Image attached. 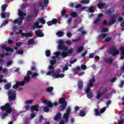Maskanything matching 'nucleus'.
<instances>
[{
	"mask_svg": "<svg viewBox=\"0 0 124 124\" xmlns=\"http://www.w3.org/2000/svg\"><path fill=\"white\" fill-rule=\"evenodd\" d=\"M0 109L2 111H6L1 115V118L3 119L6 118L8 116V114H10L12 112V108H11V105L9 103H7L4 106H2L0 107Z\"/></svg>",
	"mask_w": 124,
	"mask_h": 124,
	"instance_id": "f257e3e1",
	"label": "nucleus"
},
{
	"mask_svg": "<svg viewBox=\"0 0 124 124\" xmlns=\"http://www.w3.org/2000/svg\"><path fill=\"white\" fill-rule=\"evenodd\" d=\"M9 101H13L16 99V92L15 90H10L8 92Z\"/></svg>",
	"mask_w": 124,
	"mask_h": 124,
	"instance_id": "f03ea898",
	"label": "nucleus"
},
{
	"mask_svg": "<svg viewBox=\"0 0 124 124\" xmlns=\"http://www.w3.org/2000/svg\"><path fill=\"white\" fill-rule=\"evenodd\" d=\"M31 71H28L27 72V76L24 77V80L21 81L20 83L22 86H24L25 84L29 83L30 80H31Z\"/></svg>",
	"mask_w": 124,
	"mask_h": 124,
	"instance_id": "7ed1b4c3",
	"label": "nucleus"
},
{
	"mask_svg": "<svg viewBox=\"0 0 124 124\" xmlns=\"http://www.w3.org/2000/svg\"><path fill=\"white\" fill-rule=\"evenodd\" d=\"M18 15L20 17H18V20H20L18 22V25L19 26L22 25L23 24V20L25 19V16L27 15V14L24 12H22L21 10H19L18 11Z\"/></svg>",
	"mask_w": 124,
	"mask_h": 124,
	"instance_id": "20e7f679",
	"label": "nucleus"
},
{
	"mask_svg": "<svg viewBox=\"0 0 124 124\" xmlns=\"http://www.w3.org/2000/svg\"><path fill=\"white\" fill-rule=\"evenodd\" d=\"M58 49L62 50V51H67V50H68V47L65 46L63 45L62 40H60L59 41Z\"/></svg>",
	"mask_w": 124,
	"mask_h": 124,
	"instance_id": "39448f33",
	"label": "nucleus"
},
{
	"mask_svg": "<svg viewBox=\"0 0 124 124\" xmlns=\"http://www.w3.org/2000/svg\"><path fill=\"white\" fill-rule=\"evenodd\" d=\"M108 52L112 55V56H117V55H119V50L115 47H112L109 48Z\"/></svg>",
	"mask_w": 124,
	"mask_h": 124,
	"instance_id": "423d86ee",
	"label": "nucleus"
},
{
	"mask_svg": "<svg viewBox=\"0 0 124 124\" xmlns=\"http://www.w3.org/2000/svg\"><path fill=\"white\" fill-rule=\"evenodd\" d=\"M115 23H116V18L115 17H112L111 19V21H108V22L106 20H104L101 23V24L104 25H108V26H111V25L115 24Z\"/></svg>",
	"mask_w": 124,
	"mask_h": 124,
	"instance_id": "0eeeda50",
	"label": "nucleus"
},
{
	"mask_svg": "<svg viewBox=\"0 0 124 124\" xmlns=\"http://www.w3.org/2000/svg\"><path fill=\"white\" fill-rule=\"evenodd\" d=\"M19 33H21V36H25V37H32V33L30 32L29 33H23L22 30H19Z\"/></svg>",
	"mask_w": 124,
	"mask_h": 124,
	"instance_id": "6e6552de",
	"label": "nucleus"
},
{
	"mask_svg": "<svg viewBox=\"0 0 124 124\" xmlns=\"http://www.w3.org/2000/svg\"><path fill=\"white\" fill-rule=\"evenodd\" d=\"M94 82H95V78L94 77H93L92 78L89 80V83L87 87L88 90H90V89L93 86V83H94Z\"/></svg>",
	"mask_w": 124,
	"mask_h": 124,
	"instance_id": "1a4fd4ad",
	"label": "nucleus"
},
{
	"mask_svg": "<svg viewBox=\"0 0 124 124\" xmlns=\"http://www.w3.org/2000/svg\"><path fill=\"white\" fill-rule=\"evenodd\" d=\"M49 70L50 71H48L47 73V75L48 76H50V75H52V74H54L55 72V67L53 66L52 65H50L48 67Z\"/></svg>",
	"mask_w": 124,
	"mask_h": 124,
	"instance_id": "9d476101",
	"label": "nucleus"
},
{
	"mask_svg": "<svg viewBox=\"0 0 124 124\" xmlns=\"http://www.w3.org/2000/svg\"><path fill=\"white\" fill-rule=\"evenodd\" d=\"M42 26L39 25V22L35 21L34 23V25L31 26V29H41Z\"/></svg>",
	"mask_w": 124,
	"mask_h": 124,
	"instance_id": "9b49d317",
	"label": "nucleus"
},
{
	"mask_svg": "<svg viewBox=\"0 0 124 124\" xmlns=\"http://www.w3.org/2000/svg\"><path fill=\"white\" fill-rule=\"evenodd\" d=\"M35 34L37 37H43L44 36V33L42 32L40 30H36L35 31Z\"/></svg>",
	"mask_w": 124,
	"mask_h": 124,
	"instance_id": "f8f14e48",
	"label": "nucleus"
},
{
	"mask_svg": "<svg viewBox=\"0 0 124 124\" xmlns=\"http://www.w3.org/2000/svg\"><path fill=\"white\" fill-rule=\"evenodd\" d=\"M58 23V19L57 18H53L52 21H49L47 22V26H53V25H56Z\"/></svg>",
	"mask_w": 124,
	"mask_h": 124,
	"instance_id": "ddd939ff",
	"label": "nucleus"
},
{
	"mask_svg": "<svg viewBox=\"0 0 124 124\" xmlns=\"http://www.w3.org/2000/svg\"><path fill=\"white\" fill-rule=\"evenodd\" d=\"M2 50H5L7 52H11V53H13L14 52V49L13 48H10L6 46L5 45H3L1 46Z\"/></svg>",
	"mask_w": 124,
	"mask_h": 124,
	"instance_id": "4468645a",
	"label": "nucleus"
},
{
	"mask_svg": "<svg viewBox=\"0 0 124 124\" xmlns=\"http://www.w3.org/2000/svg\"><path fill=\"white\" fill-rule=\"evenodd\" d=\"M85 91L88 98H93V94L91 92V88H90V90H88L87 88L86 89H85Z\"/></svg>",
	"mask_w": 124,
	"mask_h": 124,
	"instance_id": "2eb2a0df",
	"label": "nucleus"
},
{
	"mask_svg": "<svg viewBox=\"0 0 124 124\" xmlns=\"http://www.w3.org/2000/svg\"><path fill=\"white\" fill-rule=\"evenodd\" d=\"M33 15L28 14L26 16V21L29 22H32V21H33Z\"/></svg>",
	"mask_w": 124,
	"mask_h": 124,
	"instance_id": "dca6fc26",
	"label": "nucleus"
},
{
	"mask_svg": "<svg viewBox=\"0 0 124 124\" xmlns=\"http://www.w3.org/2000/svg\"><path fill=\"white\" fill-rule=\"evenodd\" d=\"M39 106L38 105H36L34 106H31V112H33V111H35L36 112H38L39 110Z\"/></svg>",
	"mask_w": 124,
	"mask_h": 124,
	"instance_id": "f3484780",
	"label": "nucleus"
},
{
	"mask_svg": "<svg viewBox=\"0 0 124 124\" xmlns=\"http://www.w3.org/2000/svg\"><path fill=\"white\" fill-rule=\"evenodd\" d=\"M43 103L45 104H46V105L49 108H52L53 107V104L50 101H47V100H45L43 101Z\"/></svg>",
	"mask_w": 124,
	"mask_h": 124,
	"instance_id": "a211bd4d",
	"label": "nucleus"
},
{
	"mask_svg": "<svg viewBox=\"0 0 124 124\" xmlns=\"http://www.w3.org/2000/svg\"><path fill=\"white\" fill-rule=\"evenodd\" d=\"M53 77H54V78H63V77H64V74H54Z\"/></svg>",
	"mask_w": 124,
	"mask_h": 124,
	"instance_id": "6ab92c4d",
	"label": "nucleus"
},
{
	"mask_svg": "<svg viewBox=\"0 0 124 124\" xmlns=\"http://www.w3.org/2000/svg\"><path fill=\"white\" fill-rule=\"evenodd\" d=\"M84 85V82L82 80H78V87L79 90H81L83 88V86Z\"/></svg>",
	"mask_w": 124,
	"mask_h": 124,
	"instance_id": "aec40b11",
	"label": "nucleus"
},
{
	"mask_svg": "<svg viewBox=\"0 0 124 124\" xmlns=\"http://www.w3.org/2000/svg\"><path fill=\"white\" fill-rule=\"evenodd\" d=\"M62 118V113L58 112L57 113L56 115L54 117L55 121H58V120H60Z\"/></svg>",
	"mask_w": 124,
	"mask_h": 124,
	"instance_id": "412c9836",
	"label": "nucleus"
},
{
	"mask_svg": "<svg viewBox=\"0 0 124 124\" xmlns=\"http://www.w3.org/2000/svg\"><path fill=\"white\" fill-rule=\"evenodd\" d=\"M19 86H23V85H22V83H21V82H20L19 81H16V84L13 85V89H17Z\"/></svg>",
	"mask_w": 124,
	"mask_h": 124,
	"instance_id": "4be33fe9",
	"label": "nucleus"
},
{
	"mask_svg": "<svg viewBox=\"0 0 124 124\" xmlns=\"http://www.w3.org/2000/svg\"><path fill=\"white\" fill-rule=\"evenodd\" d=\"M104 61L106 63H112L113 62V59L112 58H109V59L105 58Z\"/></svg>",
	"mask_w": 124,
	"mask_h": 124,
	"instance_id": "5701e85b",
	"label": "nucleus"
},
{
	"mask_svg": "<svg viewBox=\"0 0 124 124\" xmlns=\"http://www.w3.org/2000/svg\"><path fill=\"white\" fill-rule=\"evenodd\" d=\"M97 6L100 9H103L105 7V3H99Z\"/></svg>",
	"mask_w": 124,
	"mask_h": 124,
	"instance_id": "b1692460",
	"label": "nucleus"
},
{
	"mask_svg": "<svg viewBox=\"0 0 124 124\" xmlns=\"http://www.w3.org/2000/svg\"><path fill=\"white\" fill-rule=\"evenodd\" d=\"M60 56H61L63 59H64V58H66V57H67L68 55L66 52H60Z\"/></svg>",
	"mask_w": 124,
	"mask_h": 124,
	"instance_id": "393cba45",
	"label": "nucleus"
},
{
	"mask_svg": "<svg viewBox=\"0 0 124 124\" xmlns=\"http://www.w3.org/2000/svg\"><path fill=\"white\" fill-rule=\"evenodd\" d=\"M7 4H3L1 6V11L2 12H4V11H5L6 10V8H7Z\"/></svg>",
	"mask_w": 124,
	"mask_h": 124,
	"instance_id": "a878e982",
	"label": "nucleus"
},
{
	"mask_svg": "<svg viewBox=\"0 0 124 124\" xmlns=\"http://www.w3.org/2000/svg\"><path fill=\"white\" fill-rule=\"evenodd\" d=\"M67 105V104H61L60 110L61 111H64V109H65V108H66Z\"/></svg>",
	"mask_w": 124,
	"mask_h": 124,
	"instance_id": "bb28decb",
	"label": "nucleus"
},
{
	"mask_svg": "<svg viewBox=\"0 0 124 124\" xmlns=\"http://www.w3.org/2000/svg\"><path fill=\"white\" fill-rule=\"evenodd\" d=\"M59 103L60 104H67V103L65 102V98H62L61 100H59Z\"/></svg>",
	"mask_w": 124,
	"mask_h": 124,
	"instance_id": "cd10ccee",
	"label": "nucleus"
},
{
	"mask_svg": "<svg viewBox=\"0 0 124 124\" xmlns=\"http://www.w3.org/2000/svg\"><path fill=\"white\" fill-rule=\"evenodd\" d=\"M28 45H32L34 44V39H30L28 42Z\"/></svg>",
	"mask_w": 124,
	"mask_h": 124,
	"instance_id": "c85d7f7f",
	"label": "nucleus"
},
{
	"mask_svg": "<svg viewBox=\"0 0 124 124\" xmlns=\"http://www.w3.org/2000/svg\"><path fill=\"white\" fill-rule=\"evenodd\" d=\"M101 20V18H97L95 19V20L93 22V24L94 25H98V23H99V22H100Z\"/></svg>",
	"mask_w": 124,
	"mask_h": 124,
	"instance_id": "c756f323",
	"label": "nucleus"
},
{
	"mask_svg": "<svg viewBox=\"0 0 124 124\" xmlns=\"http://www.w3.org/2000/svg\"><path fill=\"white\" fill-rule=\"evenodd\" d=\"M9 23V21L8 20H6L3 21L2 23L1 24V27H4L5 25H7Z\"/></svg>",
	"mask_w": 124,
	"mask_h": 124,
	"instance_id": "7c9ffc66",
	"label": "nucleus"
},
{
	"mask_svg": "<svg viewBox=\"0 0 124 124\" xmlns=\"http://www.w3.org/2000/svg\"><path fill=\"white\" fill-rule=\"evenodd\" d=\"M38 21L40 22V23H41V24H42L43 25H44V24L46 23V21L45 20V19H44V18H39Z\"/></svg>",
	"mask_w": 124,
	"mask_h": 124,
	"instance_id": "2f4dec72",
	"label": "nucleus"
},
{
	"mask_svg": "<svg viewBox=\"0 0 124 124\" xmlns=\"http://www.w3.org/2000/svg\"><path fill=\"white\" fill-rule=\"evenodd\" d=\"M56 34L59 37H62V36H63V32L59 31L56 33Z\"/></svg>",
	"mask_w": 124,
	"mask_h": 124,
	"instance_id": "473e14b6",
	"label": "nucleus"
},
{
	"mask_svg": "<svg viewBox=\"0 0 124 124\" xmlns=\"http://www.w3.org/2000/svg\"><path fill=\"white\" fill-rule=\"evenodd\" d=\"M90 0H83L80 1V3L83 4H87L88 3H90Z\"/></svg>",
	"mask_w": 124,
	"mask_h": 124,
	"instance_id": "72a5a7b5",
	"label": "nucleus"
},
{
	"mask_svg": "<svg viewBox=\"0 0 124 124\" xmlns=\"http://www.w3.org/2000/svg\"><path fill=\"white\" fill-rule=\"evenodd\" d=\"M83 49H84V47L82 46H78V47L77 51L78 53H81V52L83 51Z\"/></svg>",
	"mask_w": 124,
	"mask_h": 124,
	"instance_id": "f704fd0d",
	"label": "nucleus"
},
{
	"mask_svg": "<svg viewBox=\"0 0 124 124\" xmlns=\"http://www.w3.org/2000/svg\"><path fill=\"white\" fill-rule=\"evenodd\" d=\"M71 16L72 17H73L74 18H76V17H77L78 16V15L77 14L76 12H72L71 13Z\"/></svg>",
	"mask_w": 124,
	"mask_h": 124,
	"instance_id": "c9c22d12",
	"label": "nucleus"
},
{
	"mask_svg": "<svg viewBox=\"0 0 124 124\" xmlns=\"http://www.w3.org/2000/svg\"><path fill=\"white\" fill-rule=\"evenodd\" d=\"M53 90L54 88L53 87H49L46 89V91L47 93H51Z\"/></svg>",
	"mask_w": 124,
	"mask_h": 124,
	"instance_id": "e433bc0d",
	"label": "nucleus"
},
{
	"mask_svg": "<svg viewBox=\"0 0 124 124\" xmlns=\"http://www.w3.org/2000/svg\"><path fill=\"white\" fill-rule=\"evenodd\" d=\"M89 11L90 13H93L94 12V8L93 6H91L89 8Z\"/></svg>",
	"mask_w": 124,
	"mask_h": 124,
	"instance_id": "4c0bfd02",
	"label": "nucleus"
},
{
	"mask_svg": "<svg viewBox=\"0 0 124 124\" xmlns=\"http://www.w3.org/2000/svg\"><path fill=\"white\" fill-rule=\"evenodd\" d=\"M73 49L72 48V47H71L69 50H68L66 53H67V54L68 55H70V54H72V53H73Z\"/></svg>",
	"mask_w": 124,
	"mask_h": 124,
	"instance_id": "58836bf2",
	"label": "nucleus"
},
{
	"mask_svg": "<svg viewBox=\"0 0 124 124\" xmlns=\"http://www.w3.org/2000/svg\"><path fill=\"white\" fill-rule=\"evenodd\" d=\"M11 88V84L7 83L5 85V89L6 90H9V89Z\"/></svg>",
	"mask_w": 124,
	"mask_h": 124,
	"instance_id": "ea45409f",
	"label": "nucleus"
},
{
	"mask_svg": "<svg viewBox=\"0 0 124 124\" xmlns=\"http://www.w3.org/2000/svg\"><path fill=\"white\" fill-rule=\"evenodd\" d=\"M102 93H98L96 96V98L97 99H99L100 97L102 96Z\"/></svg>",
	"mask_w": 124,
	"mask_h": 124,
	"instance_id": "a19ab883",
	"label": "nucleus"
},
{
	"mask_svg": "<svg viewBox=\"0 0 124 124\" xmlns=\"http://www.w3.org/2000/svg\"><path fill=\"white\" fill-rule=\"evenodd\" d=\"M106 35L107 34L105 33L101 34L99 35V38L100 39H101L102 38H105V37H106Z\"/></svg>",
	"mask_w": 124,
	"mask_h": 124,
	"instance_id": "79ce46f5",
	"label": "nucleus"
},
{
	"mask_svg": "<svg viewBox=\"0 0 124 124\" xmlns=\"http://www.w3.org/2000/svg\"><path fill=\"white\" fill-rule=\"evenodd\" d=\"M80 69H81V67L77 66L76 67V68H74L73 69V71H74V72H76L77 71H79V70H80Z\"/></svg>",
	"mask_w": 124,
	"mask_h": 124,
	"instance_id": "37998d69",
	"label": "nucleus"
},
{
	"mask_svg": "<svg viewBox=\"0 0 124 124\" xmlns=\"http://www.w3.org/2000/svg\"><path fill=\"white\" fill-rule=\"evenodd\" d=\"M111 40H112V38L107 37L105 38V42H106V43H108V42H110Z\"/></svg>",
	"mask_w": 124,
	"mask_h": 124,
	"instance_id": "c03bdc74",
	"label": "nucleus"
},
{
	"mask_svg": "<svg viewBox=\"0 0 124 124\" xmlns=\"http://www.w3.org/2000/svg\"><path fill=\"white\" fill-rule=\"evenodd\" d=\"M46 57H50V56H51V51L49 50H47L46 51Z\"/></svg>",
	"mask_w": 124,
	"mask_h": 124,
	"instance_id": "a18cd8bd",
	"label": "nucleus"
},
{
	"mask_svg": "<svg viewBox=\"0 0 124 124\" xmlns=\"http://www.w3.org/2000/svg\"><path fill=\"white\" fill-rule=\"evenodd\" d=\"M107 93V87H105L102 91H101V93L104 94L105 93Z\"/></svg>",
	"mask_w": 124,
	"mask_h": 124,
	"instance_id": "49530a36",
	"label": "nucleus"
},
{
	"mask_svg": "<svg viewBox=\"0 0 124 124\" xmlns=\"http://www.w3.org/2000/svg\"><path fill=\"white\" fill-rule=\"evenodd\" d=\"M94 111L96 116H100V113H99V110H98V109L96 108L95 109Z\"/></svg>",
	"mask_w": 124,
	"mask_h": 124,
	"instance_id": "de8ad7c7",
	"label": "nucleus"
},
{
	"mask_svg": "<svg viewBox=\"0 0 124 124\" xmlns=\"http://www.w3.org/2000/svg\"><path fill=\"white\" fill-rule=\"evenodd\" d=\"M68 66L67 64H65V66L62 68L63 71H66V70H68Z\"/></svg>",
	"mask_w": 124,
	"mask_h": 124,
	"instance_id": "09e8293b",
	"label": "nucleus"
},
{
	"mask_svg": "<svg viewBox=\"0 0 124 124\" xmlns=\"http://www.w3.org/2000/svg\"><path fill=\"white\" fill-rule=\"evenodd\" d=\"M80 67L82 70H86L87 69V66L83 64H81Z\"/></svg>",
	"mask_w": 124,
	"mask_h": 124,
	"instance_id": "8fccbe9b",
	"label": "nucleus"
},
{
	"mask_svg": "<svg viewBox=\"0 0 124 124\" xmlns=\"http://www.w3.org/2000/svg\"><path fill=\"white\" fill-rule=\"evenodd\" d=\"M56 63H57V60H51L50 61V63L51 65L56 64Z\"/></svg>",
	"mask_w": 124,
	"mask_h": 124,
	"instance_id": "3c124183",
	"label": "nucleus"
},
{
	"mask_svg": "<svg viewBox=\"0 0 124 124\" xmlns=\"http://www.w3.org/2000/svg\"><path fill=\"white\" fill-rule=\"evenodd\" d=\"M38 3L40 6H41L42 9H44V5H43V3L40 2V1H38Z\"/></svg>",
	"mask_w": 124,
	"mask_h": 124,
	"instance_id": "603ef678",
	"label": "nucleus"
},
{
	"mask_svg": "<svg viewBox=\"0 0 124 124\" xmlns=\"http://www.w3.org/2000/svg\"><path fill=\"white\" fill-rule=\"evenodd\" d=\"M71 112V109H70V108H66V114L70 115Z\"/></svg>",
	"mask_w": 124,
	"mask_h": 124,
	"instance_id": "864d4df0",
	"label": "nucleus"
},
{
	"mask_svg": "<svg viewBox=\"0 0 124 124\" xmlns=\"http://www.w3.org/2000/svg\"><path fill=\"white\" fill-rule=\"evenodd\" d=\"M85 115H86V113H85L84 111H83L82 110L80 111V117H85Z\"/></svg>",
	"mask_w": 124,
	"mask_h": 124,
	"instance_id": "5fc2aeb1",
	"label": "nucleus"
},
{
	"mask_svg": "<svg viewBox=\"0 0 124 124\" xmlns=\"http://www.w3.org/2000/svg\"><path fill=\"white\" fill-rule=\"evenodd\" d=\"M65 44H66L67 45L69 46L72 44V42L69 41V40L66 41Z\"/></svg>",
	"mask_w": 124,
	"mask_h": 124,
	"instance_id": "6e6d98bb",
	"label": "nucleus"
},
{
	"mask_svg": "<svg viewBox=\"0 0 124 124\" xmlns=\"http://www.w3.org/2000/svg\"><path fill=\"white\" fill-rule=\"evenodd\" d=\"M30 75L32 76V77H36L38 76V73L35 72V73H33L32 74H31Z\"/></svg>",
	"mask_w": 124,
	"mask_h": 124,
	"instance_id": "4d7b16f0",
	"label": "nucleus"
},
{
	"mask_svg": "<svg viewBox=\"0 0 124 124\" xmlns=\"http://www.w3.org/2000/svg\"><path fill=\"white\" fill-rule=\"evenodd\" d=\"M54 55H56L55 57H56V58H59V57H60V56H61V52L58 51L57 52H55L54 53Z\"/></svg>",
	"mask_w": 124,
	"mask_h": 124,
	"instance_id": "13d9d810",
	"label": "nucleus"
},
{
	"mask_svg": "<svg viewBox=\"0 0 124 124\" xmlns=\"http://www.w3.org/2000/svg\"><path fill=\"white\" fill-rule=\"evenodd\" d=\"M120 52L121 53V55H124V47L122 46L120 48Z\"/></svg>",
	"mask_w": 124,
	"mask_h": 124,
	"instance_id": "bf43d9fd",
	"label": "nucleus"
},
{
	"mask_svg": "<svg viewBox=\"0 0 124 124\" xmlns=\"http://www.w3.org/2000/svg\"><path fill=\"white\" fill-rule=\"evenodd\" d=\"M106 111V108L104 107L102 109H100V113L101 114H102V113H104Z\"/></svg>",
	"mask_w": 124,
	"mask_h": 124,
	"instance_id": "052dcab7",
	"label": "nucleus"
},
{
	"mask_svg": "<svg viewBox=\"0 0 124 124\" xmlns=\"http://www.w3.org/2000/svg\"><path fill=\"white\" fill-rule=\"evenodd\" d=\"M43 120H44V118H43V116L40 115L39 119V123H42V121H43Z\"/></svg>",
	"mask_w": 124,
	"mask_h": 124,
	"instance_id": "680f3d73",
	"label": "nucleus"
},
{
	"mask_svg": "<svg viewBox=\"0 0 124 124\" xmlns=\"http://www.w3.org/2000/svg\"><path fill=\"white\" fill-rule=\"evenodd\" d=\"M112 11H111L110 10H108L106 12V14L107 15H111V14H112Z\"/></svg>",
	"mask_w": 124,
	"mask_h": 124,
	"instance_id": "e2e57ef3",
	"label": "nucleus"
},
{
	"mask_svg": "<svg viewBox=\"0 0 124 124\" xmlns=\"http://www.w3.org/2000/svg\"><path fill=\"white\" fill-rule=\"evenodd\" d=\"M124 80H122L120 84L119 85V87L120 88H123V87H124Z\"/></svg>",
	"mask_w": 124,
	"mask_h": 124,
	"instance_id": "0e129e2a",
	"label": "nucleus"
},
{
	"mask_svg": "<svg viewBox=\"0 0 124 124\" xmlns=\"http://www.w3.org/2000/svg\"><path fill=\"white\" fill-rule=\"evenodd\" d=\"M118 124H124V119H121L118 121Z\"/></svg>",
	"mask_w": 124,
	"mask_h": 124,
	"instance_id": "69168bd1",
	"label": "nucleus"
},
{
	"mask_svg": "<svg viewBox=\"0 0 124 124\" xmlns=\"http://www.w3.org/2000/svg\"><path fill=\"white\" fill-rule=\"evenodd\" d=\"M44 112H45L46 113H47L48 112V111H49V108L48 107H45L44 108Z\"/></svg>",
	"mask_w": 124,
	"mask_h": 124,
	"instance_id": "338daca9",
	"label": "nucleus"
},
{
	"mask_svg": "<svg viewBox=\"0 0 124 124\" xmlns=\"http://www.w3.org/2000/svg\"><path fill=\"white\" fill-rule=\"evenodd\" d=\"M107 31H108V28H103L101 32H106Z\"/></svg>",
	"mask_w": 124,
	"mask_h": 124,
	"instance_id": "774afa93",
	"label": "nucleus"
}]
</instances>
